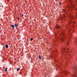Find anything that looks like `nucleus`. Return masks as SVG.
<instances>
[{"instance_id":"aec40b11","label":"nucleus","mask_w":77,"mask_h":77,"mask_svg":"<svg viewBox=\"0 0 77 77\" xmlns=\"http://www.w3.org/2000/svg\"><path fill=\"white\" fill-rule=\"evenodd\" d=\"M16 29H17V27H16Z\"/></svg>"},{"instance_id":"9d476101","label":"nucleus","mask_w":77,"mask_h":77,"mask_svg":"<svg viewBox=\"0 0 77 77\" xmlns=\"http://www.w3.org/2000/svg\"><path fill=\"white\" fill-rule=\"evenodd\" d=\"M41 55H39V59H41Z\"/></svg>"},{"instance_id":"1a4fd4ad","label":"nucleus","mask_w":77,"mask_h":77,"mask_svg":"<svg viewBox=\"0 0 77 77\" xmlns=\"http://www.w3.org/2000/svg\"><path fill=\"white\" fill-rule=\"evenodd\" d=\"M57 28L58 29H60V27H59L58 26H57Z\"/></svg>"},{"instance_id":"dca6fc26","label":"nucleus","mask_w":77,"mask_h":77,"mask_svg":"<svg viewBox=\"0 0 77 77\" xmlns=\"http://www.w3.org/2000/svg\"><path fill=\"white\" fill-rule=\"evenodd\" d=\"M20 15H21V16H23V14H20Z\"/></svg>"},{"instance_id":"ddd939ff","label":"nucleus","mask_w":77,"mask_h":77,"mask_svg":"<svg viewBox=\"0 0 77 77\" xmlns=\"http://www.w3.org/2000/svg\"><path fill=\"white\" fill-rule=\"evenodd\" d=\"M31 41H33V38H31Z\"/></svg>"},{"instance_id":"9b49d317","label":"nucleus","mask_w":77,"mask_h":77,"mask_svg":"<svg viewBox=\"0 0 77 77\" xmlns=\"http://www.w3.org/2000/svg\"><path fill=\"white\" fill-rule=\"evenodd\" d=\"M63 16L64 17V19L66 18V16H65V15H63Z\"/></svg>"},{"instance_id":"6e6552de","label":"nucleus","mask_w":77,"mask_h":77,"mask_svg":"<svg viewBox=\"0 0 77 77\" xmlns=\"http://www.w3.org/2000/svg\"><path fill=\"white\" fill-rule=\"evenodd\" d=\"M77 76L75 75H73V77H76Z\"/></svg>"},{"instance_id":"b1692460","label":"nucleus","mask_w":77,"mask_h":77,"mask_svg":"<svg viewBox=\"0 0 77 77\" xmlns=\"http://www.w3.org/2000/svg\"><path fill=\"white\" fill-rule=\"evenodd\" d=\"M8 69V68H6V69Z\"/></svg>"},{"instance_id":"20e7f679","label":"nucleus","mask_w":77,"mask_h":77,"mask_svg":"<svg viewBox=\"0 0 77 77\" xmlns=\"http://www.w3.org/2000/svg\"><path fill=\"white\" fill-rule=\"evenodd\" d=\"M63 73H64V74H67V72L66 71H64L63 72Z\"/></svg>"},{"instance_id":"5701e85b","label":"nucleus","mask_w":77,"mask_h":77,"mask_svg":"<svg viewBox=\"0 0 77 77\" xmlns=\"http://www.w3.org/2000/svg\"><path fill=\"white\" fill-rule=\"evenodd\" d=\"M8 2H9V0H7Z\"/></svg>"},{"instance_id":"a211bd4d","label":"nucleus","mask_w":77,"mask_h":77,"mask_svg":"<svg viewBox=\"0 0 77 77\" xmlns=\"http://www.w3.org/2000/svg\"><path fill=\"white\" fill-rule=\"evenodd\" d=\"M61 3H59V5H61Z\"/></svg>"},{"instance_id":"4468645a","label":"nucleus","mask_w":77,"mask_h":77,"mask_svg":"<svg viewBox=\"0 0 77 77\" xmlns=\"http://www.w3.org/2000/svg\"><path fill=\"white\" fill-rule=\"evenodd\" d=\"M4 70H5V71H7V69H4Z\"/></svg>"},{"instance_id":"f3484780","label":"nucleus","mask_w":77,"mask_h":77,"mask_svg":"<svg viewBox=\"0 0 77 77\" xmlns=\"http://www.w3.org/2000/svg\"><path fill=\"white\" fill-rule=\"evenodd\" d=\"M71 37V36H70V37H69V39H70V38Z\"/></svg>"},{"instance_id":"f257e3e1","label":"nucleus","mask_w":77,"mask_h":77,"mask_svg":"<svg viewBox=\"0 0 77 77\" xmlns=\"http://www.w3.org/2000/svg\"><path fill=\"white\" fill-rule=\"evenodd\" d=\"M62 34L63 35V36L61 38V41L62 42H64V41H65V39H64V38H65L64 37L65 34L63 32H62Z\"/></svg>"},{"instance_id":"2eb2a0df","label":"nucleus","mask_w":77,"mask_h":77,"mask_svg":"<svg viewBox=\"0 0 77 77\" xmlns=\"http://www.w3.org/2000/svg\"><path fill=\"white\" fill-rule=\"evenodd\" d=\"M67 45H68V44H69V42H67Z\"/></svg>"},{"instance_id":"393cba45","label":"nucleus","mask_w":77,"mask_h":77,"mask_svg":"<svg viewBox=\"0 0 77 77\" xmlns=\"http://www.w3.org/2000/svg\"><path fill=\"white\" fill-rule=\"evenodd\" d=\"M63 12H65V11H64Z\"/></svg>"},{"instance_id":"bb28decb","label":"nucleus","mask_w":77,"mask_h":77,"mask_svg":"<svg viewBox=\"0 0 77 77\" xmlns=\"http://www.w3.org/2000/svg\"><path fill=\"white\" fill-rule=\"evenodd\" d=\"M62 53H63V52H62Z\"/></svg>"},{"instance_id":"423d86ee","label":"nucleus","mask_w":77,"mask_h":77,"mask_svg":"<svg viewBox=\"0 0 77 77\" xmlns=\"http://www.w3.org/2000/svg\"><path fill=\"white\" fill-rule=\"evenodd\" d=\"M11 26L13 28H14V27H15V26L13 25H11Z\"/></svg>"},{"instance_id":"0eeeda50","label":"nucleus","mask_w":77,"mask_h":77,"mask_svg":"<svg viewBox=\"0 0 77 77\" xmlns=\"http://www.w3.org/2000/svg\"><path fill=\"white\" fill-rule=\"evenodd\" d=\"M20 68H17V72H18V71H19V70H20Z\"/></svg>"},{"instance_id":"f03ea898","label":"nucleus","mask_w":77,"mask_h":77,"mask_svg":"<svg viewBox=\"0 0 77 77\" xmlns=\"http://www.w3.org/2000/svg\"><path fill=\"white\" fill-rule=\"evenodd\" d=\"M73 70H75V71H77V66L76 67L74 66L73 68Z\"/></svg>"},{"instance_id":"7ed1b4c3","label":"nucleus","mask_w":77,"mask_h":77,"mask_svg":"<svg viewBox=\"0 0 77 77\" xmlns=\"http://www.w3.org/2000/svg\"><path fill=\"white\" fill-rule=\"evenodd\" d=\"M5 47H6V48H8V47H9V46H8V45L7 44H6L5 45Z\"/></svg>"},{"instance_id":"6ab92c4d","label":"nucleus","mask_w":77,"mask_h":77,"mask_svg":"<svg viewBox=\"0 0 77 77\" xmlns=\"http://www.w3.org/2000/svg\"><path fill=\"white\" fill-rule=\"evenodd\" d=\"M17 19H18V20H19V17H18V18H17Z\"/></svg>"},{"instance_id":"f8f14e48","label":"nucleus","mask_w":77,"mask_h":77,"mask_svg":"<svg viewBox=\"0 0 77 77\" xmlns=\"http://www.w3.org/2000/svg\"><path fill=\"white\" fill-rule=\"evenodd\" d=\"M15 26L16 27H17L18 25L17 24H15V26Z\"/></svg>"},{"instance_id":"a878e982","label":"nucleus","mask_w":77,"mask_h":77,"mask_svg":"<svg viewBox=\"0 0 77 77\" xmlns=\"http://www.w3.org/2000/svg\"><path fill=\"white\" fill-rule=\"evenodd\" d=\"M74 23H75V22H74Z\"/></svg>"},{"instance_id":"39448f33","label":"nucleus","mask_w":77,"mask_h":77,"mask_svg":"<svg viewBox=\"0 0 77 77\" xmlns=\"http://www.w3.org/2000/svg\"><path fill=\"white\" fill-rule=\"evenodd\" d=\"M62 50H63V51H65V50H66V48H63Z\"/></svg>"},{"instance_id":"4be33fe9","label":"nucleus","mask_w":77,"mask_h":77,"mask_svg":"<svg viewBox=\"0 0 77 77\" xmlns=\"http://www.w3.org/2000/svg\"><path fill=\"white\" fill-rule=\"evenodd\" d=\"M31 59H32V57H31Z\"/></svg>"},{"instance_id":"cd10ccee","label":"nucleus","mask_w":77,"mask_h":77,"mask_svg":"<svg viewBox=\"0 0 77 77\" xmlns=\"http://www.w3.org/2000/svg\"><path fill=\"white\" fill-rule=\"evenodd\" d=\"M64 39V40H65V39Z\"/></svg>"},{"instance_id":"412c9836","label":"nucleus","mask_w":77,"mask_h":77,"mask_svg":"<svg viewBox=\"0 0 77 77\" xmlns=\"http://www.w3.org/2000/svg\"><path fill=\"white\" fill-rule=\"evenodd\" d=\"M67 51H68V50H69V49H67Z\"/></svg>"}]
</instances>
